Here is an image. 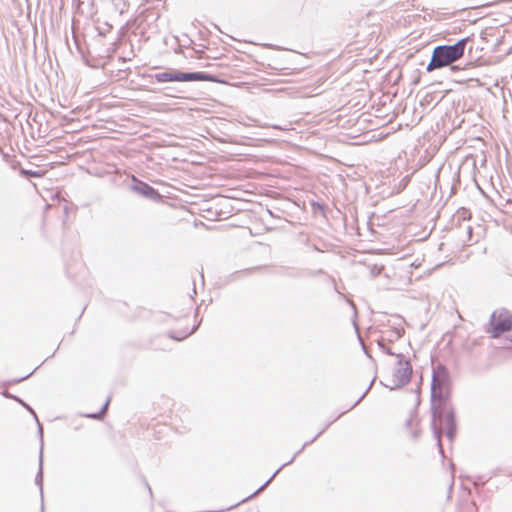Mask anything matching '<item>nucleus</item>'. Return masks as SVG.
I'll return each instance as SVG.
<instances>
[{
    "mask_svg": "<svg viewBox=\"0 0 512 512\" xmlns=\"http://www.w3.org/2000/svg\"><path fill=\"white\" fill-rule=\"evenodd\" d=\"M40 434L42 435V427H39Z\"/></svg>",
    "mask_w": 512,
    "mask_h": 512,
    "instance_id": "obj_28",
    "label": "nucleus"
},
{
    "mask_svg": "<svg viewBox=\"0 0 512 512\" xmlns=\"http://www.w3.org/2000/svg\"><path fill=\"white\" fill-rule=\"evenodd\" d=\"M419 403H420V398H419V396H418V397H417V405H419Z\"/></svg>",
    "mask_w": 512,
    "mask_h": 512,
    "instance_id": "obj_27",
    "label": "nucleus"
},
{
    "mask_svg": "<svg viewBox=\"0 0 512 512\" xmlns=\"http://www.w3.org/2000/svg\"><path fill=\"white\" fill-rule=\"evenodd\" d=\"M378 346L379 348L387 355L389 356H393L394 355V352L391 350L390 347L386 346L383 341H379L378 342Z\"/></svg>",
    "mask_w": 512,
    "mask_h": 512,
    "instance_id": "obj_14",
    "label": "nucleus"
},
{
    "mask_svg": "<svg viewBox=\"0 0 512 512\" xmlns=\"http://www.w3.org/2000/svg\"><path fill=\"white\" fill-rule=\"evenodd\" d=\"M108 406H109V400H107L105 402V404L103 405V408L101 409V411L99 413L89 414V415H87V417L93 418V419H101L103 417V415L106 413Z\"/></svg>",
    "mask_w": 512,
    "mask_h": 512,
    "instance_id": "obj_11",
    "label": "nucleus"
},
{
    "mask_svg": "<svg viewBox=\"0 0 512 512\" xmlns=\"http://www.w3.org/2000/svg\"><path fill=\"white\" fill-rule=\"evenodd\" d=\"M158 82H188V81H210L212 77L202 72H180L177 70H169L155 75Z\"/></svg>",
    "mask_w": 512,
    "mask_h": 512,
    "instance_id": "obj_5",
    "label": "nucleus"
},
{
    "mask_svg": "<svg viewBox=\"0 0 512 512\" xmlns=\"http://www.w3.org/2000/svg\"><path fill=\"white\" fill-rule=\"evenodd\" d=\"M467 232H468V234H471V233H472V227H471V226H468V228H467Z\"/></svg>",
    "mask_w": 512,
    "mask_h": 512,
    "instance_id": "obj_24",
    "label": "nucleus"
},
{
    "mask_svg": "<svg viewBox=\"0 0 512 512\" xmlns=\"http://www.w3.org/2000/svg\"><path fill=\"white\" fill-rule=\"evenodd\" d=\"M132 189L146 198L155 199L159 196L158 192L153 187L141 181L133 185Z\"/></svg>",
    "mask_w": 512,
    "mask_h": 512,
    "instance_id": "obj_7",
    "label": "nucleus"
},
{
    "mask_svg": "<svg viewBox=\"0 0 512 512\" xmlns=\"http://www.w3.org/2000/svg\"><path fill=\"white\" fill-rule=\"evenodd\" d=\"M325 282H327V284L331 287H333V289L338 293V294H341L340 291L338 290L337 286H336V282H335V279L330 277V276H326L325 277Z\"/></svg>",
    "mask_w": 512,
    "mask_h": 512,
    "instance_id": "obj_15",
    "label": "nucleus"
},
{
    "mask_svg": "<svg viewBox=\"0 0 512 512\" xmlns=\"http://www.w3.org/2000/svg\"><path fill=\"white\" fill-rule=\"evenodd\" d=\"M375 378H376V377H374V378L371 380V382H370L369 386L367 387V389H366V390L363 392V394H362V395H361V396H360V397L355 401V403H354V404L349 408V410L353 409L356 405H358V404L362 401V399L366 396V394L368 393V391L371 389V387H372V385H373V383H374V381H375Z\"/></svg>",
    "mask_w": 512,
    "mask_h": 512,
    "instance_id": "obj_12",
    "label": "nucleus"
},
{
    "mask_svg": "<svg viewBox=\"0 0 512 512\" xmlns=\"http://www.w3.org/2000/svg\"><path fill=\"white\" fill-rule=\"evenodd\" d=\"M393 333V337L395 339H399L402 337L403 333H404V330L402 328L400 329H396L395 331L392 332Z\"/></svg>",
    "mask_w": 512,
    "mask_h": 512,
    "instance_id": "obj_17",
    "label": "nucleus"
},
{
    "mask_svg": "<svg viewBox=\"0 0 512 512\" xmlns=\"http://www.w3.org/2000/svg\"><path fill=\"white\" fill-rule=\"evenodd\" d=\"M418 435H419V433H418V432H416V431L412 432V436H413V438H417V437H418Z\"/></svg>",
    "mask_w": 512,
    "mask_h": 512,
    "instance_id": "obj_23",
    "label": "nucleus"
},
{
    "mask_svg": "<svg viewBox=\"0 0 512 512\" xmlns=\"http://www.w3.org/2000/svg\"><path fill=\"white\" fill-rule=\"evenodd\" d=\"M324 120H325V119L322 117V119H321L322 125L324 124Z\"/></svg>",
    "mask_w": 512,
    "mask_h": 512,
    "instance_id": "obj_29",
    "label": "nucleus"
},
{
    "mask_svg": "<svg viewBox=\"0 0 512 512\" xmlns=\"http://www.w3.org/2000/svg\"><path fill=\"white\" fill-rule=\"evenodd\" d=\"M489 330L492 338H499L503 333L512 329V314L509 310L501 308L491 314Z\"/></svg>",
    "mask_w": 512,
    "mask_h": 512,
    "instance_id": "obj_4",
    "label": "nucleus"
},
{
    "mask_svg": "<svg viewBox=\"0 0 512 512\" xmlns=\"http://www.w3.org/2000/svg\"><path fill=\"white\" fill-rule=\"evenodd\" d=\"M279 473V470H276L275 473L272 475V477L270 478L271 480L273 479V477Z\"/></svg>",
    "mask_w": 512,
    "mask_h": 512,
    "instance_id": "obj_25",
    "label": "nucleus"
},
{
    "mask_svg": "<svg viewBox=\"0 0 512 512\" xmlns=\"http://www.w3.org/2000/svg\"><path fill=\"white\" fill-rule=\"evenodd\" d=\"M412 376V365L407 362L406 365L398 366L393 373L394 385L390 387L391 390L407 385Z\"/></svg>",
    "mask_w": 512,
    "mask_h": 512,
    "instance_id": "obj_6",
    "label": "nucleus"
},
{
    "mask_svg": "<svg viewBox=\"0 0 512 512\" xmlns=\"http://www.w3.org/2000/svg\"><path fill=\"white\" fill-rule=\"evenodd\" d=\"M431 430L439 453L443 456L442 434L453 442L457 435V421L451 403V378L447 367L438 363L433 367L430 395Z\"/></svg>",
    "mask_w": 512,
    "mask_h": 512,
    "instance_id": "obj_1",
    "label": "nucleus"
},
{
    "mask_svg": "<svg viewBox=\"0 0 512 512\" xmlns=\"http://www.w3.org/2000/svg\"><path fill=\"white\" fill-rule=\"evenodd\" d=\"M128 8V4L126 1H123L122 6H120V13L123 14Z\"/></svg>",
    "mask_w": 512,
    "mask_h": 512,
    "instance_id": "obj_18",
    "label": "nucleus"
},
{
    "mask_svg": "<svg viewBox=\"0 0 512 512\" xmlns=\"http://www.w3.org/2000/svg\"><path fill=\"white\" fill-rule=\"evenodd\" d=\"M321 79H322V80L324 79V76H323V75L321 76Z\"/></svg>",
    "mask_w": 512,
    "mask_h": 512,
    "instance_id": "obj_30",
    "label": "nucleus"
},
{
    "mask_svg": "<svg viewBox=\"0 0 512 512\" xmlns=\"http://www.w3.org/2000/svg\"><path fill=\"white\" fill-rule=\"evenodd\" d=\"M195 329H196V327H193V328L191 329V331H190V332L185 333V334H183L182 336H175V335H171V338L176 339V340H183V339H185L187 336H189V335H191L192 333H194Z\"/></svg>",
    "mask_w": 512,
    "mask_h": 512,
    "instance_id": "obj_16",
    "label": "nucleus"
},
{
    "mask_svg": "<svg viewBox=\"0 0 512 512\" xmlns=\"http://www.w3.org/2000/svg\"><path fill=\"white\" fill-rule=\"evenodd\" d=\"M325 178L331 179V183L333 184V185H331V187L333 189H340L341 186H343V179L340 177V175L334 174L332 176H327L326 174L322 173V182H321L322 188H325V189L329 188L328 182L325 180Z\"/></svg>",
    "mask_w": 512,
    "mask_h": 512,
    "instance_id": "obj_8",
    "label": "nucleus"
},
{
    "mask_svg": "<svg viewBox=\"0 0 512 512\" xmlns=\"http://www.w3.org/2000/svg\"><path fill=\"white\" fill-rule=\"evenodd\" d=\"M322 219L325 220L329 230L322 226V232L332 237H337L345 230V215L341 210L335 207H329L322 200Z\"/></svg>",
    "mask_w": 512,
    "mask_h": 512,
    "instance_id": "obj_3",
    "label": "nucleus"
},
{
    "mask_svg": "<svg viewBox=\"0 0 512 512\" xmlns=\"http://www.w3.org/2000/svg\"><path fill=\"white\" fill-rule=\"evenodd\" d=\"M397 358V365H406L407 362H410L408 359L405 358V356L402 353H394V355Z\"/></svg>",
    "mask_w": 512,
    "mask_h": 512,
    "instance_id": "obj_13",
    "label": "nucleus"
},
{
    "mask_svg": "<svg viewBox=\"0 0 512 512\" xmlns=\"http://www.w3.org/2000/svg\"><path fill=\"white\" fill-rule=\"evenodd\" d=\"M279 473V470H276L275 473L272 475V477L270 478L271 480L273 479V477Z\"/></svg>",
    "mask_w": 512,
    "mask_h": 512,
    "instance_id": "obj_26",
    "label": "nucleus"
},
{
    "mask_svg": "<svg viewBox=\"0 0 512 512\" xmlns=\"http://www.w3.org/2000/svg\"><path fill=\"white\" fill-rule=\"evenodd\" d=\"M42 481H43V473H42V454L40 455V469L39 472L35 478L36 484L40 487L41 495L43 494L42 490Z\"/></svg>",
    "mask_w": 512,
    "mask_h": 512,
    "instance_id": "obj_10",
    "label": "nucleus"
},
{
    "mask_svg": "<svg viewBox=\"0 0 512 512\" xmlns=\"http://www.w3.org/2000/svg\"><path fill=\"white\" fill-rule=\"evenodd\" d=\"M472 41L470 36L459 39L453 44H441L433 48L430 61L426 67L427 72L452 65L461 59L465 53L467 44Z\"/></svg>",
    "mask_w": 512,
    "mask_h": 512,
    "instance_id": "obj_2",
    "label": "nucleus"
},
{
    "mask_svg": "<svg viewBox=\"0 0 512 512\" xmlns=\"http://www.w3.org/2000/svg\"><path fill=\"white\" fill-rule=\"evenodd\" d=\"M322 139L325 140L324 149L328 153L337 154L338 148H341L342 145L340 143L334 141V139L331 135H325V136L322 135Z\"/></svg>",
    "mask_w": 512,
    "mask_h": 512,
    "instance_id": "obj_9",
    "label": "nucleus"
},
{
    "mask_svg": "<svg viewBox=\"0 0 512 512\" xmlns=\"http://www.w3.org/2000/svg\"><path fill=\"white\" fill-rule=\"evenodd\" d=\"M321 157H322V160H324V159L333 160L334 159V156L329 155V154H324V153L321 154Z\"/></svg>",
    "mask_w": 512,
    "mask_h": 512,
    "instance_id": "obj_19",
    "label": "nucleus"
},
{
    "mask_svg": "<svg viewBox=\"0 0 512 512\" xmlns=\"http://www.w3.org/2000/svg\"><path fill=\"white\" fill-rule=\"evenodd\" d=\"M271 479H269L263 486H261L253 495L257 494L259 491L263 490L269 483Z\"/></svg>",
    "mask_w": 512,
    "mask_h": 512,
    "instance_id": "obj_21",
    "label": "nucleus"
},
{
    "mask_svg": "<svg viewBox=\"0 0 512 512\" xmlns=\"http://www.w3.org/2000/svg\"><path fill=\"white\" fill-rule=\"evenodd\" d=\"M361 345H362V349H363V351H364L365 355H366L368 358L372 359V356H371V355H370V353L368 352V350H367V348L365 347V345H364L363 343H361Z\"/></svg>",
    "mask_w": 512,
    "mask_h": 512,
    "instance_id": "obj_20",
    "label": "nucleus"
},
{
    "mask_svg": "<svg viewBox=\"0 0 512 512\" xmlns=\"http://www.w3.org/2000/svg\"><path fill=\"white\" fill-rule=\"evenodd\" d=\"M413 419H412V416L406 421V426H410L411 423H412Z\"/></svg>",
    "mask_w": 512,
    "mask_h": 512,
    "instance_id": "obj_22",
    "label": "nucleus"
}]
</instances>
